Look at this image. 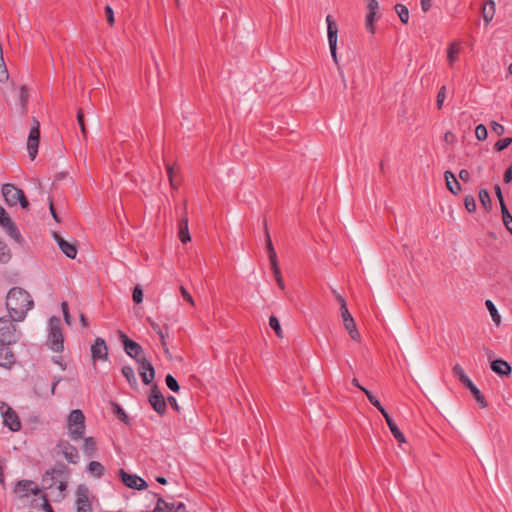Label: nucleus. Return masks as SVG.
<instances>
[{"label":"nucleus","instance_id":"36","mask_svg":"<svg viewBox=\"0 0 512 512\" xmlns=\"http://www.w3.org/2000/svg\"><path fill=\"white\" fill-rule=\"evenodd\" d=\"M485 305H486L488 311L490 312V315H491L493 321L495 322V324L499 325L501 322V317H500V314L498 313V310H497L496 306L494 305V303L491 300H486Z\"/></svg>","mask_w":512,"mask_h":512},{"label":"nucleus","instance_id":"59","mask_svg":"<svg viewBox=\"0 0 512 512\" xmlns=\"http://www.w3.org/2000/svg\"><path fill=\"white\" fill-rule=\"evenodd\" d=\"M274 278H275V280L277 282L278 287L280 289L284 290L285 289V283H284V280L282 278L281 272L274 274Z\"/></svg>","mask_w":512,"mask_h":512},{"label":"nucleus","instance_id":"63","mask_svg":"<svg viewBox=\"0 0 512 512\" xmlns=\"http://www.w3.org/2000/svg\"><path fill=\"white\" fill-rule=\"evenodd\" d=\"M444 141L448 144H453L455 142V135L452 132H446L444 135Z\"/></svg>","mask_w":512,"mask_h":512},{"label":"nucleus","instance_id":"20","mask_svg":"<svg viewBox=\"0 0 512 512\" xmlns=\"http://www.w3.org/2000/svg\"><path fill=\"white\" fill-rule=\"evenodd\" d=\"M184 210L186 211V203H184ZM178 237L184 244L191 240L189 229H188V216L185 213L178 223Z\"/></svg>","mask_w":512,"mask_h":512},{"label":"nucleus","instance_id":"34","mask_svg":"<svg viewBox=\"0 0 512 512\" xmlns=\"http://www.w3.org/2000/svg\"><path fill=\"white\" fill-rule=\"evenodd\" d=\"M501 213L503 224L505 225L506 229L512 234V216L509 213L505 203H502Z\"/></svg>","mask_w":512,"mask_h":512},{"label":"nucleus","instance_id":"1","mask_svg":"<svg viewBox=\"0 0 512 512\" xmlns=\"http://www.w3.org/2000/svg\"><path fill=\"white\" fill-rule=\"evenodd\" d=\"M6 308L8 315L15 321H23L29 310L33 308L34 302L31 295L21 287H13L6 296Z\"/></svg>","mask_w":512,"mask_h":512},{"label":"nucleus","instance_id":"30","mask_svg":"<svg viewBox=\"0 0 512 512\" xmlns=\"http://www.w3.org/2000/svg\"><path fill=\"white\" fill-rule=\"evenodd\" d=\"M360 390L365 393L367 396L369 402L378 409V411L384 416L387 414V411L384 409V407L381 405V403L377 400V398L365 387H360Z\"/></svg>","mask_w":512,"mask_h":512},{"label":"nucleus","instance_id":"37","mask_svg":"<svg viewBox=\"0 0 512 512\" xmlns=\"http://www.w3.org/2000/svg\"><path fill=\"white\" fill-rule=\"evenodd\" d=\"M11 259L10 249L7 244L0 239V262L7 263Z\"/></svg>","mask_w":512,"mask_h":512},{"label":"nucleus","instance_id":"50","mask_svg":"<svg viewBox=\"0 0 512 512\" xmlns=\"http://www.w3.org/2000/svg\"><path fill=\"white\" fill-rule=\"evenodd\" d=\"M104 10H105V16H106L107 23L110 26H113L115 23V18H114V11H113L112 7L110 5H107Z\"/></svg>","mask_w":512,"mask_h":512},{"label":"nucleus","instance_id":"32","mask_svg":"<svg viewBox=\"0 0 512 512\" xmlns=\"http://www.w3.org/2000/svg\"><path fill=\"white\" fill-rule=\"evenodd\" d=\"M329 48H330V52H331V57L334 61V63L337 65V68H338V71H339V74L342 78V81H343V85L344 87L346 88V79L344 77V73L339 65V61H338V57H337V43H329Z\"/></svg>","mask_w":512,"mask_h":512},{"label":"nucleus","instance_id":"16","mask_svg":"<svg viewBox=\"0 0 512 512\" xmlns=\"http://www.w3.org/2000/svg\"><path fill=\"white\" fill-rule=\"evenodd\" d=\"M91 356L93 361L108 359V346L103 338L97 337L91 346Z\"/></svg>","mask_w":512,"mask_h":512},{"label":"nucleus","instance_id":"31","mask_svg":"<svg viewBox=\"0 0 512 512\" xmlns=\"http://www.w3.org/2000/svg\"><path fill=\"white\" fill-rule=\"evenodd\" d=\"M68 472L69 468L65 464L59 463L51 468V470L47 471V474L51 475V477L54 479L66 475Z\"/></svg>","mask_w":512,"mask_h":512},{"label":"nucleus","instance_id":"24","mask_svg":"<svg viewBox=\"0 0 512 512\" xmlns=\"http://www.w3.org/2000/svg\"><path fill=\"white\" fill-rule=\"evenodd\" d=\"M491 369L498 375L508 376L511 373V366L508 362L498 359L491 362Z\"/></svg>","mask_w":512,"mask_h":512},{"label":"nucleus","instance_id":"17","mask_svg":"<svg viewBox=\"0 0 512 512\" xmlns=\"http://www.w3.org/2000/svg\"><path fill=\"white\" fill-rule=\"evenodd\" d=\"M6 410L2 412L3 424L11 431L17 432L21 429V422L17 413L7 405Z\"/></svg>","mask_w":512,"mask_h":512},{"label":"nucleus","instance_id":"9","mask_svg":"<svg viewBox=\"0 0 512 512\" xmlns=\"http://www.w3.org/2000/svg\"><path fill=\"white\" fill-rule=\"evenodd\" d=\"M0 226L5 230L6 234L14 239L16 242H20L21 234L17 229L14 222L8 216L4 208L0 205Z\"/></svg>","mask_w":512,"mask_h":512},{"label":"nucleus","instance_id":"29","mask_svg":"<svg viewBox=\"0 0 512 512\" xmlns=\"http://www.w3.org/2000/svg\"><path fill=\"white\" fill-rule=\"evenodd\" d=\"M87 470L96 478H101L105 473V467L98 461H91L88 464Z\"/></svg>","mask_w":512,"mask_h":512},{"label":"nucleus","instance_id":"33","mask_svg":"<svg viewBox=\"0 0 512 512\" xmlns=\"http://www.w3.org/2000/svg\"><path fill=\"white\" fill-rule=\"evenodd\" d=\"M479 200H480L481 205L484 207V209L486 211L491 210L492 202H491L490 194L486 189H480Z\"/></svg>","mask_w":512,"mask_h":512},{"label":"nucleus","instance_id":"53","mask_svg":"<svg viewBox=\"0 0 512 512\" xmlns=\"http://www.w3.org/2000/svg\"><path fill=\"white\" fill-rule=\"evenodd\" d=\"M166 170L169 177V182L172 188L176 189L177 185L174 182V167L170 164H166Z\"/></svg>","mask_w":512,"mask_h":512},{"label":"nucleus","instance_id":"58","mask_svg":"<svg viewBox=\"0 0 512 512\" xmlns=\"http://www.w3.org/2000/svg\"><path fill=\"white\" fill-rule=\"evenodd\" d=\"M367 8H368V12L377 13V10L379 8L377 0H368Z\"/></svg>","mask_w":512,"mask_h":512},{"label":"nucleus","instance_id":"28","mask_svg":"<svg viewBox=\"0 0 512 512\" xmlns=\"http://www.w3.org/2000/svg\"><path fill=\"white\" fill-rule=\"evenodd\" d=\"M122 375L126 378L131 388L136 389L138 387V381L134 373V369L129 366L125 365L122 367Z\"/></svg>","mask_w":512,"mask_h":512},{"label":"nucleus","instance_id":"44","mask_svg":"<svg viewBox=\"0 0 512 512\" xmlns=\"http://www.w3.org/2000/svg\"><path fill=\"white\" fill-rule=\"evenodd\" d=\"M464 206L466 210L470 213L475 212L476 210V201L472 195H467L464 199Z\"/></svg>","mask_w":512,"mask_h":512},{"label":"nucleus","instance_id":"42","mask_svg":"<svg viewBox=\"0 0 512 512\" xmlns=\"http://www.w3.org/2000/svg\"><path fill=\"white\" fill-rule=\"evenodd\" d=\"M165 382L167 387L173 392H178L180 390L177 380L171 374L166 375Z\"/></svg>","mask_w":512,"mask_h":512},{"label":"nucleus","instance_id":"57","mask_svg":"<svg viewBox=\"0 0 512 512\" xmlns=\"http://www.w3.org/2000/svg\"><path fill=\"white\" fill-rule=\"evenodd\" d=\"M269 262H270V267H271V270L273 272V274H276V273H280V268L278 266V259H277V256L274 257V258H269Z\"/></svg>","mask_w":512,"mask_h":512},{"label":"nucleus","instance_id":"49","mask_svg":"<svg viewBox=\"0 0 512 512\" xmlns=\"http://www.w3.org/2000/svg\"><path fill=\"white\" fill-rule=\"evenodd\" d=\"M446 98V87L442 86L437 94V108L441 109Z\"/></svg>","mask_w":512,"mask_h":512},{"label":"nucleus","instance_id":"11","mask_svg":"<svg viewBox=\"0 0 512 512\" xmlns=\"http://www.w3.org/2000/svg\"><path fill=\"white\" fill-rule=\"evenodd\" d=\"M119 477L121 481L129 488L143 490L148 486L144 479L137 475L129 474L124 469L119 470Z\"/></svg>","mask_w":512,"mask_h":512},{"label":"nucleus","instance_id":"3","mask_svg":"<svg viewBox=\"0 0 512 512\" xmlns=\"http://www.w3.org/2000/svg\"><path fill=\"white\" fill-rule=\"evenodd\" d=\"M85 416L79 409L72 410L67 418L68 436L73 441H78L83 438L85 433Z\"/></svg>","mask_w":512,"mask_h":512},{"label":"nucleus","instance_id":"39","mask_svg":"<svg viewBox=\"0 0 512 512\" xmlns=\"http://www.w3.org/2000/svg\"><path fill=\"white\" fill-rule=\"evenodd\" d=\"M174 505H169L161 497L158 498L156 507L153 512H172Z\"/></svg>","mask_w":512,"mask_h":512},{"label":"nucleus","instance_id":"13","mask_svg":"<svg viewBox=\"0 0 512 512\" xmlns=\"http://www.w3.org/2000/svg\"><path fill=\"white\" fill-rule=\"evenodd\" d=\"M77 512H91L89 490L85 485H79L76 490Z\"/></svg>","mask_w":512,"mask_h":512},{"label":"nucleus","instance_id":"55","mask_svg":"<svg viewBox=\"0 0 512 512\" xmlns=\"http://www.w3.org/2000/svg\"><path fill=\"white\" fill-rule=\"evenodd\" d=\"M332 292H333L336 300L340 304V311H344V309H348L345 299L336 290H332Z\"/></svg>","mask_w":512,"mask_h":512},{"label":"nucleus","instance_id":"25","mask_svg":"<svg viewBox=\"0 0 512 512\" xmlns=\"http://www.w3.org/2000/svg\"><path fill=\"white\" fill-rule=\"evenodd\" d=\"M383 417L385 418V421H386V423H387V425H388L392 435L395 437V439L399 443H405L406 442V438H405L404 434L399 430V428L397 427L396 423L389 416V414L387 413Z\"/></svg>","mask_w":512,"mask_h":512},{"label":"nucleus","instance_id":"54","mask_svg":"<svg viewBox=\"0 0 512 512\" xmlns=\"http://www.w3.org/2000/svg\"><path fill=\"white\" fill-rule=\"evenodd\" d=\"M491 129L494 133H496L498 136H501L505 132V128L503 125L499 124L496 121L491 122Z\"/></svg>","mask_w":512,"mask_h":512},{"label":"nucleus","instance_id":"56","mask_svg":"<svg viewBox=\"0 0 512 512\" xmlns=\"http://www.w3.org/2000/svg\"><path fill=\"white\" fill-rule=\"evenodd\" d=\"M180 292H181L182 297L193 306L194 300H193L191 294L185 289L184 286L180 287Z\"/></svg>","mask_w":512,"mask_h":512},{"label":"nucleus","instance_id":"21","mask_svg":"<svg viewBox=\"0 0 512 512\" xmlns=\"http://www.w3.org/2000/svg\"><path fill=\"white\" fill-rule=\"evenodd\" d=\"M8 346L0 343V366L4 368H10L15 363V356Z\"/></svg>","mask_w":512,"mask_h":512},{"label":"nucleus","instance_id":"45","mask_svg":"<svg viewBox=\"0 0 512 512\" xmlns=\"http://www.w3.org/2000/svg\"><path fill=\"white\" fill-rule=\"evenodd\" d=\"M475 136L480 141L487 139L488 132L486 126L483 124H479L475 129Z\"/></svg>","mask_w":512,"mask_h":512},{"label":"nucleus","instance_id":"27","mask_svg":"<svg viewBox=\"0 0 512 512\" xmlns=\"http://www.w3.org/2000/svg\"><path fill=\"white\" fill-rule=\"evenodd\" d=\"M83 452L87 457H93L97 450L96 440L93 437L83 438Z\"/></svg>","mask_w":512,"mask_h":512},{"label":"nucleus","instance_id":"40","mask_svg":"<svg viewBox=\"0 0 512 512\" xmlns=\"http://www.w3.org/2000/svg\"><path fill=\"white\" fill-rule=\"evenodd\" d=\"M265 235H266V250L268 253V258H274L277 256L275 249L273 247L269 232L267 227H265Z\"/></svg>","mask_w":512,"mask_h":512},{"label":"nucleus","instance_id":"6","mask_svg":"<svg viewBox=\"0 0 512 512\" xmlns=\"http://www.w3.org/2000/svg\"><path fill=\"white\" fill-rule=\"evenodd\" d=\"M2 194L9 206H15L17 203H19L23 209H27L29 206V202L23 190L17 188L13 184H4L2 186Z\"/></svg>","mask_w":512,"mask_h":512},{"label":"nucleus","instance_id":"48","mask_svg":"<svg viewBox=\"0 0 512 512\" xmlns=\"http://www.w3.org/2000/svg\"><path fill=\"white\" fill-rule=\"evenodd\" d=\"M133 301L137 304L143 301V291L139 285H136L132 294Z\"/></svg>","mask_w":512,"mask_h":512},{"label":"nucleus","instance_id":"2","mask_svg":"<svg viewBox=\"0 0 512 512\" xmlns=\"http://www.w3.org/2000/svg\"><path fill=\"white\" fill-rule=\"evenodd\" d=\"M15 319L10 315L0 318V343L4 345H12L19 341L21 331L15 325Z\"/></svg>","mask_w":512,"mask_h":512},{"label":"nucleus","instance_id":"7","mask_svg":"<svg viewBox=\"0 0 512 512\" xmlns=\"http://www.w3.org/2000/svg\"><path fill=\"white\" fill-rule=\"evenodd\" d=\"M40 141V123L36 118H33V125L31 126L28 139L27 150L31 160L36 158L38 146Z\"/></svg>","mask_w":512,"mask_h":512},{"label":"nucleus","instance_id":"26","mask_svg":"<svg viewBox=\"0 0 512 512\" xmlns=\"http://www.w3.org/2000/svg\"><path fill=\"white\" fill-rule=\"evenodd\" d=\"M326 23H327L328 42L332 43V44L337 43L338 28H337V25L331 15H327Z\"/></svg>","mask_w":512,"mask_h":512},{"label":"nucleus","instance_id":"60","mask_svg":"<svg viewBox=\"0 0 512 512\" xmlns=\"http://www.w3.org/2000/svg\"><path fill=\"white\" fill-rule=\"evenodd\" d=\"M459 178L463 181V182H468L470 180V173L468 170L466 169H462L460 170L459 172Z\"/></svg>","mask_w":512,"mask_h":512},{"label":"nucleus","instance_id":"43","mask_svg":"<svg viewBox=\"0 0 512 512\" xmlns=\"http://www.w3.org/2000/svg\"><path fill=\"white\" fill-rule=\"evenodd\" d=\"M375 16H376L375 12H368L366 15L365 26H366V29L372 34L375 32V29H374Z\"/></svg>","mask_w":512,"mask_h":512},{"label":"nucleus","instance_id":"47","mask_svg":"<svg viewBox=\"0 0 512 512\" xmlns=\"http://www.w3.org/2000/svg\"><path fill=\"white\" fill-rule=\"evenodd\" d=\"M114 413L117 415V417L121 421H123L124 423H128V421H129L128 415L126 414V412L123 410V408L120 405L114 404Z\"/></svg>","mask_w":512,"mask_h":512},{"label":"nucleus","instance_id":"38","mask_svg":"<svg viewBox=\"0 0 512 512\" xmlns=\"http://www.w3.org/2000/svg\"><path fill=\"white\" fill-rule=\"evenodd\" d=\"M269 325L275 331L277 337L283 338V331H282L280 322L276 316H274V315L270 316Z\"/></svg>","mask_w":512,"mask_h":512},{"label":"nucleus","instance_id":"10","mask_svg":"<svg viewBox=\"0 0 512 512\" xmlns=\"http://www.w3.org/2000/svg\"><path fill=\"white\" fill-rule=\"evenodd\" d=\"M119 336L122 340L124 350L125 352L136 361L140 360L141 358H145L142 356L143 349L141 345H139L137 342L129 339L126 334H124L122 331H119Z\"/></svg>","mask_w":512,"mask_h":512},{"label":"nucleus","instance_id":"41","mask_svg":"<svg viewBox=\"0 0 512 512\" xmlns=\"http://www.w3.org/2000/svg\"><path fill=\"white\" fill-rule=\"evenodd\" d=\"M459 53V46L456 43H452L448 48V61L450 64H453Z\"/></svg>","mask_w":512,"mask_h":512},{"label":"nucleus","instance_id":"12","mask_svg":"<svg viewBox=\"0 0 512 512\" xmlns=\"http://www.w3.org/2000/svg\"><path fill=\"white\" fill-rule=\"evenodd\" d=\"M136 362L139 364L138 371L142 382L145 385L151 384L155 378V370L151 362L146 358H141Z\"/></svg>","mask_w":512,"mask_h":512},{"label":"nucleus","instance_id":"35","mask_svg":"<svg viewBox=\"0 0 512 512\" xmlns=\"http://www.w3.org/2000/svg\"><path fill=\"white\" fill-rule=\"evenodd\" d=\"M395 11L398 14L401 22L403 24H407L409 21V10L405 5L402 4H396L395 5Z\"/></svg>","mask_w":512,"mask_h":512},{"label":"nucleus","instance_id":"52","mask_svg":"<svg viewBox=\"0 0 512 512\" xmlns=\"http://www.w3.org/2000/svg\"><path fill=\"white\" fill-rule=\"evenodd\" d=\"M67 488V482L66 481H60L59 484L56 486V489L58 490L57 499L62 500L65 497L64 491Z\"/></svg>","mask_w":512,"mask_h":512},{"label":"nucleus","instance_id":"22","mask_svg":"<svg viewBox=\"0 0 512 512\" xmlns=\"http://www.w3.org/2000/svg\"><path fill=\"white\" fill-rule=\"evenodd\" d=\"M496 12V4L494 0H486L482 7V18L486 25H488L494 18Z\"/></svg>","mask_w":512,"mask_h":512},{"label":"nucleus","instance_id":"19","mask_svg":"<svg viewBox=\"0 0 512 512\" xmlns=\"http://www.w3.org/2000/svg\"><path fill=\"white\" fill-rule=\"evenodd\" d=\"M55 241L57 242L61 251L71 259H74L77 255V248L74 244L67 242L57 233L53 234Z\"/></svg>","mask_w":512,"mask_h":512},{"label":"nucleus","instance_id":"15","mask_svg":"<svg viewBox=\"0 0 512 512\" xmlns=\"http://www.w3.org/2000/svg\"><path fill=\"white\" fill-rule=\"evenodd\" d=\"M341 318L343 320V324L345 326V329L347 330L350 337L354 340L359 342L361 340V335L357 329L356 323L352 315L350 314L348 309H344V311H341Z\"/></svg>","mask_w":512,"mask_h":512},{"label":"nucleus","instance_id":"14","mask_svg":"<svg viewBox=\"0 0 512 512\" xmlns=\"http://www.w3.org/2000/svg\"><path fill=\"white\" fill-rule=\"evenodd\" d=\"M149 402L153 409L160 415L166 412V401L157 385H153L149 395Z\"/></svg>","mask_w":512,"mask_h":512},{"label":"nucleus","instance_id":"51","mask_svg":"<svg viewBox=\"0 0 512 512\" xmlns=\"http://www.w3.org/2000/svg\"><path fill=\"white\" fill-rule=\"evenodd\" d=\"M77 121H78V124L80 126V129H81V132H82L83 136L86 137L87 130H86V127H85V124H84V114H83V111L81 109H79L78 112H77Z\"/></svg>","mask_w":512,"mask_h":512},{"label":"nucleus","instance_id":"4","mask_svg":"<svg viewBox=\"0 0 512 512\" xmlns=\"http://www.w3.org/2000/svg\"><path fill=\"white\" fill-rule=\"evenodd\" d=\"M48 345L52 351L57 353L64 350V336L61 330V322L58 317H51L49 319Z\"/></svg>","mask_w":512,"mask_h":512},{"label":"nucleus","instance_id":"5","mask_svg":"<svg viewBox=\"0 0 512 512\" xmlns=\"http://www.w3.org/2000/svg\"><path fill=\"white\" fill-rule=\"evenodd\" d=\"M453 374L458 377L459 381L470 391L481 408H486L488 403L481 391L474 385L470 378L465 374L463 368L456 364L452 368Z\"/></svg>","mask_w":512,"mask_h":512},{"label":"nucleus","instance_id":"64","mask_svg":"<svg viewBox=\"0 0 512 512\" xmlns=\"http://www.w3.org/2000/svg\"><path fill=\"white\" fill-rule=\"evenodd\" d=\"M20 97H21V101L23 103L26 102V100L28 98V92H27V89L25 86L20 87Z\"/></svg>","mask_w":512,"mask_h":512},{"label":"nucleus","instance_id":"46","mask_svg":"<svg viewBox=\"0 0 512 512\" xmlns=\"http://www.w3.org/2000/svg\"><path fill=\"white\" fill-rule=\"evenodd\" d=\"M511 143H512V138L508 137V138L500 139L495 143L494 149L496 151H502V150L506 149Z\"/></svg>","mask_w":512,"mask_h":512},{"label":"nucleus","instance_id":"61","mask_svg":"<svg viewBox=\"0 0 512 512\" xmlns=\"http://www.w3.org/2000/svg\"><path fill=\"white\" fill-rule=\"evenodd\" d=\"M421 1V9L423 12H427L432 7V0H420Z\"/></svg>","mask_w":512,"mask_h":512},{"label":"nucleus","instance_id":"18","mask_svg":"<svg viewBox=\"0 0 512 512\" xmlns=\"http://www.w3.org/2000/svg\"><path fill=\"white\" fill-rule=\"evenodd\" d=\"M39 488L32 480H20L16 483L14 492L20 494L21 497H27L29 494L37 495Z\"/></svg>","mask_w":512,"mask_h":512},{"label":"nucleus","instance_id":"23","mask_svg":"<svg viewBox=\"0 0 512 512\" xmlns=\"http://www.w3.org/2000/svg\"><path fill=\"white\" fill-rule=\"evenodd\" d=\"M444 178L446 181L447 189L454 195L461 191V185L451 171H445Z\"/></svg>","mask_w":512,"mask_h":512},{"label":"nucleus","instance_id":"62","mask_svg":"<svg viewBox=\"0 0 512 512\" xmlns=\"http://www.w3.org/2000/svg\"><path fill=\"white\" fill-rule=\"evenodd\" d=\"M504 182L509 183L512 181V164L508 167L504 174Z\"/></svg>","mask_w":512,"mask_h":512},{"label":"nucleus","instance_id":"8","mask_svg":"<svg viewBox=\"0 0 512 512\" xmlns=\"http://www.w3.org/2000/svg\"><path fill=\"white\" fill-rule=\"evenodd\" d=\"M55 449L57 454L62 455L68 463L77 464L79 462L78 450L68 440L61 439Z\"/></svg>","mask_w":512,"mask_h":512}]
</instances>
